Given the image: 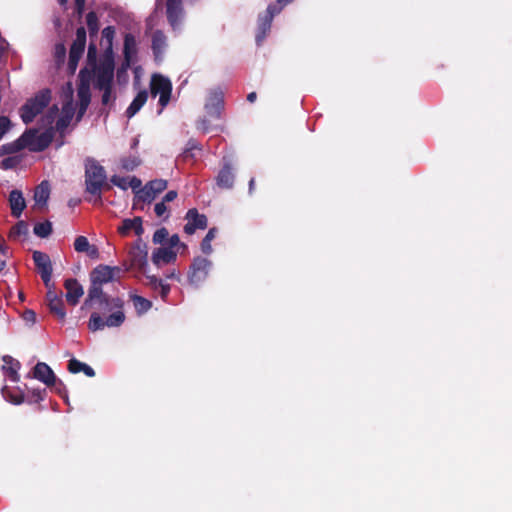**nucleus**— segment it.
Instances as JSON below:
<instances>
[{
    "label": "nucleus",
    "instance_id": "nucleus-18",
    "mask_svg": "<svg viewBox=\"0 0 512 512\" xmlns=\"http://www.w3.org/2000/svg\"><path fill=\"white\" fill-rule=\"evenodd\" d=\"M19 369H20V363L17 360L13 359L10 356L3 357L2 370L4 371L5 375L7 377H9V379L12 382L19 381V374H18Z\"/></svg>",
    "mask_w": 512,
    "mask_h": 512
},
{
    "label": "nucleus",
    "instance_id": "nucleus-44",
    "mask_svg": "<svg viewBox=\"0 0 512 512\" xmlns=\"http://www.w3.org/2000/svg\"><path fill=\"white\" fill-rule=\"evenodd\" d=\"M167 212V207L165 202H159L155 205V213L158 217H163Z\"/></svg>",
    "mask_w": 512,
    "mask_h": 512
},
{
    "label": "nucleus",
    "instance_id": "nucleus-17",
    "mask_svg": "<svg viewBox=\"0 0 512 512\" xmlns=\"http://www.w3.org/2000/svg\"><path fill=\"white\" fill-rule=\"evenodd\" d=\"M50 195V187L47 182H42L38 185L34 192V207L38 210L45 208Z\"/></svg>",
    "mask_w": 512,
    "mask_h": 512
},
{
    "label": "nucleus",
    "instance_id": "nucleus-48",
    "mask_svg": "<svg viewBox=\"0 0 512 512\" xmlns=\"http://www.w3.org/2000/svg\"><path fill=\"white\" fill-rule=\"evenodd\" d=\"M85 0H75L76 10L79 15L83 12Z\"/></svg>",
    "mask_w": 512,
    "mask_h": 512
},
{
    "label": "nucleus",
    "instance_id": "nucleus-22",
    "mask_svg": "<svg viewBox=\"0 0 512 512\" xmlns=\"http://www.w3.org/2000/svg\"><path fill=\"white\" fill-rule=\"evenodd\" d=\"M223 104V95L221 92H213L210 94L206 103L207 112L212 116H218Z\"/></svg>",
    "mask_w": 512,
    "mask_h": 512
},
{
    "label": "nucleus",
    "instance_id": "nucleus-6",
    "mask_svg": "<svg viewBox=\"0 0 512 512\" xmlns=\"http://www.w3.org/2000/svg\"><path fill=\"white\" fill-rule=\"evenodd\" d=\"M106 174L102 166L98 165L94 160L86 162V184L87 189L91 193H96L105 183Z\"/></svg>",
    "mask_w": 512,
    "mask_h": 512
},
{
    "label": "nucleus",
    "instance_id": "nucleus-55",
    "mask_svg": "<svg viewBox=\"0 0 512 512\" xmlns=\"http://www.w3.org/2000/svg\"><path fill=\"white\" fill-rule=\"evenodd\" d=\"M68 0H58V2L61 4V5H65L67 3Z\"/></svg>",
    "mask_w": 512,
    "mask_h": 512
},
{
    "label": "nucleus",
    "instance_id": "nucleus-53",
    "mask_svg": "<svg viewBox=\"0 0 512 512\" xmlns=\"http://www.w3.org/2000/svg\"><path fill=\"white\" fill-rule=\"evenodd\" d=\"M113 304L115 307H119V308L122 306V302L118 298L113 300Z\"/></svg>",
    "mask_w": 512,
    "mask_h": 512
},
{
    "label": "nucleus",
    "instance_id": "nucleus-2",
    "mask_svg": "<svg viewBox=\"0 0 512 512\" xmlns=\"http://www.w3.org/2000/svg\"><path fill=\"white\" fill-rule=\"evenodd\" d=\"M180 248L184 249L185 245L180 242L178 235L171 236L166 244H163L153 252V263L161 265L174 261Z\"/></svg>",
    "mask_w": 512,
    "mask_h": 512
},
{
    "label": "nucleus",
    "instance_id": "nucleus-10",
    "mask_svg": "<svg viewBox=\"0 0 512 512\" xmlns=\"http://www.w3.org/2000/svg\"><path fill=\"white\" fill-rule=\"evenodd\" d=\"M119 272L120 270L118 268L100 265L96 267L91 274L92 282L94 285L108 283L112 281Z\"/></svg>",
    "mask_w": 512,
    "mask_h": 512
},
{
    "label": "nucleus",
    "instance_id": "nucleus-56",
    "mask_svg": "<svg viewBox=\"0 0 512 512\" xmlns=\"http://www.w3.org/2000/svg\"><path fill=\"white\" fill-rule=\"evenodd\" d=\"M19 297H20L21 300H23V294L22 293L19 294Z\"/></svg>",
    "mask_w": 512,
    "mask_h": 512
},
{
    "label": "nucleus",
    "instance_id": "nucleus-27",
    "mask_svg": "<svg viewBox=\"0 0 512 512\" xmlns=\"http://www.w3.org/2000/svg\"><path fill=\"white\" fill-rule=\"evenodd\" d=\"M84 48L81 47V45H78V43H73L71 50H70V57H69V67L72 72L75 71L77 67V62L83 53Z\"/></svg>",
    "mask_w": 512,
    "mask_h": 512
},
{
    "label": "nucleus",
    "instance_id": "nucleus-25",
    "mask_svg": "<svg viewBox=\"0 0 512 512\" xmlns=\"http://www.w3.org/2000/svg\"><path fill=\"white\" fill-rule=\"evenodd\" d=\"M181 15L180 0L167 1V16L170 24L175 27Z\"/></svg>",
    "mask_w": 512,
    "mask_h": 512
},
{
    "label": "nucleus",
    "instance_id": "nucleus-34",
    "mask_svg": "<svg viewBox=\"0 0 512 512\" xmlns=\"http://www.w3.org/2000/svg\"><path fill=\"white\" fill-rule=\"evenodd\" d=\"M216 230L210 229L205 238L201 243V249L205 254H209L212 251L211 241L215 238Z\"/></svg>",
    "mask_w": 512,
    "mask_h": 512
},
{
    "label": "nucleus",
    "instance_id": "nucleus-29",
    "mask_svg": "<svg viewBox=\"0 0 512 512\" xmlns=\"http://www.w3.org/2000/svg\"><path fill=\"white\" fill-rule=\"evenodd\" d=\"M28 232V225L23 222V221H20L18 222L10 231V238L12 239H19L21 236H24L26 235Z\"/></svg>",
    "mask_w": 512,
    "mask_h": 512
},
{
    "label": "nucleus",
    "instance_id": "nucleus-42",
    "mask_svg": "<svg viewBox=\"0 0 512 512\" xmlns=\"http://www.w3.org/2000/svg\"><path fill=\"white\" fill-rule=\"evenodd\" d=\"M85 39H86V32H85V29L83 27H81L77 30V39L74 43H78V45H81V47L84 48Z\"/></svg>",
    "mask_w": 512,
    "mask_h": 512
},
{
    "label": "nucleus",
    "instance_id": "nucleus-11",
    "mask_svg": "<svg viewBox=\"0 0 512 512\" xmlns=\"http://www.w3.org/2000/svg\"><path fill=\"white\" fill-rule=\"evenodd\" d=\"M187 223L184 227V231L191 235L196 229H204L207 226V219L204 215L197 212L196 209H191L186 215Z\"/></svg>",
    "mask_w": 512,
    "mask_h": 512
},
{
    "label": "nucleus",
    "instance_id": "nucleus-21",
    "mask_svg": "<svg viewBox=\"0 0 512 512\" xmlns=\"http://www.w3.org/2000/svg\"><path fill=\"white\" fill-rule=\"evenodd\" d=\"M136 54V41L135 38L132 35H126L124 40V56H125V63H124V69H127Z\"/></svg>",
    "mask_w": 512,
    "mask_h": 512
},
{
    "label": "nucleus",
    "instance_id": "nucleus-41",
    "mask_svg": "<svg viewBox=\"0 0 512 512\" xmlns=\"http://www.w3.org/2000/svg\"><path fill=\"white\" fill-rule=\"evenodd\" d=\"M278 11L273 10L272 7H268L267 15L265 16V21L263 23L264 29H268L270 27L271 21L273 19V16L275 13H278Z\"/></svg>",
    "mask_w": 512,
    "mask_h": 512
},
{
    "label": "nucleus",
    "instance_id": "nucleus-31",
    "mask_svg": "<svg viewBox=\"0 0 512 512\" xmlns=\"http://www.w3.org/2000/svg\"><path fill=\"white\" fill-rule=\"evenodd\" d=\"M132 299H133L134 306L139 313H144V312L148 311L151 307V302L143 297L133 296Z\"/></svg>",
    "mask_w": 512,
    "mask_h": 512
},
{
    "label": "nucleus",
    "instance_id": "nucleus-14",
    "mask_svg": "<svg viewBox=\"0 0 512 512\" xmlns=\"http://www.w3.org/2000/svg\"><path fill=\"white\" fill-rule=\"evenodd\" d=\"M211 267V262L205 258H197L193 263V271L191 273V280L193 282H200L204 280Z\"/></svg>",
    "mask_w": 512,
    "mask_h": 512
},
{
    "label": "nucleus",
    "instance_id": "nucleus-19",
    "mask_svg": "<svg viewBox=\"0 0 512 512\" xmlns=\"http://www.w3.org/2000/svg\"><path fill=\"white\" fill-rule=\"evenodd\" d=\"M115 36L113 27H106L102 31L101 46L104 49V58L113 59L112 45Z\"/></svg>",
    "mask_w": 512,
    "mask_h": 512
},
{
    "label": "nucleus",
    "instance_id": "nucleus-30",
    "mask_svg": "<svg viewBox=\"0 0 512 512\" xmlns=\"http://www.w3.org/2000/svg\"><path fill=\"white\" fill-rule=\"evenodd\" d=\"M125 315L121 310L112 313L106 320L107 327H117L123 323Z\"/></svg>",
    "mask_w": 512,
    "mask_h": 512
},
{
    "label": "nucleus",
    "instance_id": "nucleus-38",
    "mask_svg": "<svg viewBox=\"0 0 512 512\" xmlns=\"http://www.w3.org/2000/svg\"><path fill=\"white\" fill-rule=\"evenodd\" d=\"M87 25L91 32L96 33L98 30V20L94 12H90L87 15Z\"/></svg>",
    "mask_w": 512,
    "mask_h": 512
},
{
    "label": "nucleus",
    "instance_id": "nucleus-4",
    "mask_svg": "<svg viewBox=\"0 0 512 512\" xmlns=\"http://www.w3.org/2000/svg\"><path fill=\"white\" fill-rule=\"evenodd\" d=\"M50 101V92L41 91L34 98L28 100L21 108V118L25 123H30Z\"/></svg>",
    "mask_w": 512,
    "mask_h": 512
},
{
    "label": "nucleus",
    "instance_id": "nucleus-46",
    "mask_svg": "<svg viewBox=\"0 0 512 512\" xmlns=\"http://www.w3.org/2000/svg\"><path fill=\"white\" fill-rule=\"evenodd\" d=\"M177 197V192L174 191V190H171L169 191L165 196H164V199H163V202H171L173 200H175Z\"/></svg>",
    "mask_w": 512,
    "mask_h": 512
},
{
    "label": "nucleus",
    "instance_id": "nucleus-49",
    "mask_svg": "<svg viewBox=\"0 0 512 512\" xmlns=\"http://www.w3.org/2000/svg\"><path fill=\"white\" fill-rule=\"evenodd\" d=\"M56 54L58 57H64L65 55V47L62 44L56 46Z\"/></svg>",
    "mask_w": 512,
    "mask_h": 512
},
{
    "label": "nucleus",
    "instance_id": "nucleus-40",
    "mask_svg": "<svg viewBox=\"0 0 512 512\" xmlns=\"http://www.w3.org/2000/svg\"><path fill=\"white\" fill-rule=\"evenodd\" d=\"M164 44V36L161 32H156L153 35V47L155 50H159Z\"/></svg>",
    "mask_w": 512,
    "mask_h": 512
},
{
    "label": "nucleus",
    "instance_id": "nucleus-8",
    "mask_svg": "<svg viewBox=\"0 0 512 512\" xmlns=\"http://www.w3.org/2000/svg\"><path fill=\"white\" fill-rule=\"evenodd\" d=\"M167 188V182L162 179H157L149 182L143 188H138L136 191V198L140 201L150 203L156 196Z\"/></svg>",
    "mask_w": 512,
    "mask_h": 512
},
{
    "label": "nucleus",
    "instance_id": "nucleus-12",
    "mask_svg": "<svg viewBox=\"0 0 512 512\" xmlns=\"http://www.w3.org/2000/svg\"><path fill=\"white\" fill-rule=\"evenodd\" d=\"M33 376L48 387L54 386L57 381L52 369L44 362H39L35 365Z\"/></svg>",
    "mask_w": 512,
    "mask_h": 512
},
{
    "label": "nucleus",
    "instance_id": "nucleus-20",
    "mask_svg": "<svg viewBox=\"0 0 512 512\" xmlns=\"http://www.w3.org/2000/svg\"><path fill=\"white\" fill-rule=\"evenodd\" d=\"M9 202L12 214L15 217H19L26 206L22 193L18 190H13L10 193Z\"/></svg>",
    "mask_w": 512,
    "mask_h": 512
},
{
    "label": "nucleus",
    "instance_id": "nucleus-54",
    "mask_svg": "<svg viewBox=\"0 0 512 512\" xmlns=\"http://www.w3.org/2000/svg\"><path fill=\"white\" fill-rule=\"evenodd\" d=\"M96 292H97V289H96V288L92 289V290L90 291L89 296H90L91 298H93V297L95 296V293H96Z\"/></svg>",
    "mask_w": 512,
    "mask_h": 512
},
{
    "label": "nucleus",
    "instance_id": "nucleus-5",
    "mask_svg": "<svg viewBox=\"0 0 512 512\" xmlns=\"http://www.w3.org/2000/svg\"><path fill=\"white\" fill-rule=\"evenodd\" d=\"M150 90L154 97L159 95V103L162 108H164L169 103L172 92V84L168 78L160 74L152 75L150 81Z\"/></svg>",
    "mask_w": 512,
    "mask_h": 512
},
{
    "label": "nucleus",
    "instance_id": "nucleus-7",
    "mask_svg": "<svg viewBox=\"0 0 512 512\" xmlns=\"http://www.w3.org/2000/svg\"><path fill=\"white\" fill-rule=\"evenodd\" d=\"M80 83L78 86L79 117L86 111L90 103V83L92 75L87 70H81L79 74Z\"/></svg>",
    "mask_w": 512,
    "mask_h": 512
},
{
    "label": "nucleus",
    "instance_id": "nucleus-23",
    "mask_svg": "<svg viewBox=\"0 0 512 512\" xmlns=\"http://www.w3.org/2000/svg\"><path fill=\"white\" fill-rule=\"evenodd\" d=\"M112 183L121 189L126 190L127 188H132L135 192L139 187H141V180L136 177H121L114 176L111 179Z\"/></svg>",
    "mask_w": 512,
    "mask_h": 512
},
{
    "label": "nucleus",
    "instance_id": "nucleus-37",
    "mask_svg": "<svg viewBox=\"0 0 512 512\" xmlns=\"http://www.w3.org/2000/svg\"><path fill=\"white\" fill-rule=\"evenodd\" d=\"M2 395L5 399L10 401L13 404H20L23 401V396L21 394L12 395L9 393L8 388L4 387L2 389Z\"/></svg>",
    "mask_w": 512,
    "mask_h": 512
},
{
    "label": "nucleus",
    "instance_id": "nucleus-33",
    "mask_svg": "<svg viewBox=\"0 0 512 512\" xmlns=\"http://www.w3.org/2000/svg\"><path fill=\"white\" fill-rule=\"evenodd\" d=\"M218 184L223 187H230L233 182V175L228 169H223L218 175Z\"/></svg>",
    "mask_w": 512,
    "mask_h": 512
},
{
    "label": "nucleus",
    "instance_id": "nucleus-1",
    "mask_svg": "<svg viewBox=\"0 0 512 512\" xmlns=\"http://www.w3.org/2000/svg\"><path fill=\"white\" fill-rule=\"evenodd\" d=\"M72 96V85L71 83H67L61 93V97L64 101L61 112L58 111L57 107H52L42 119V126L46 130L44 132L34 130L26 132L18 140V148H28L32 151L45 149L50 144L53 137V124H55V128L58 131H63L70 124L74 115Z\"/></svg>",
    "mask_w": 512,
    "mask_h": 512
},
{
    "label": "nucleus",
    "instance_id": "nucleus-47",
    "mask_svg": "<svg viewBox=\"0 0 512 512\" xmlns=\"http://www.w3.org/2000/svg\"><path fill=\"white\" fill-rule=\"evenodd\" d=\"M96 57V48L94 46H90L88 49V60L91 63H94Z\"/></svg>",
    "mask_w": 512,
    "mask_h": 512
},
{
    "label": "nucleus",
    "instance_id": "nucleus-9",
    "mask_svg": "<svg viewBox=\"0 0 512 512\" xmlns=\"http://www.w3.org/2000/svg\"><path fill=\"white\" fill-rule=\"evenodd\" d=\"M33 260L41 274L42 280L46 287H48L52 276V265L49 256L45 253L35 251L33 253Z\"/></svg>",
    "mask_w": 512,
    "mask_h": 512
},
{
    "label": "nucleus",
    "instance_id": "nucleus-36",
    "mask_svg": "<svg viewBox=\"0 0 512 512\" xmlns=\"http://www.w3.org/2000/svg\"><path fill=\"white\" fill-rule=\"evenodd\" d=\"M168 236V231L165 228H160L155 231L153 235V242L154 244H165L164 241L166 240Z\"/></svg>",
    "mask_w": 512,
    "mask_h": 512
},
{
    "label": "nucleus",
    "instance_id": "nucleus-50",
    "mask_svg": "<svg viewBox=\"0 0 512 512\" xmlns=\"http://www.w3.org/2000/svg\"><path fill=\"white\" fill-rule=\"evenodd\" d=\"M25 319L34 322L35 321V313L31 310L25 312Z\"/></svg>",
    "mask_w": 512,
    "mask_h": 512
},
{
    "label": "nucleus",
    "instance_id": "nucleus-32",
    "mask_svg": "<svg viewBox=\"0 0 512 512\" xmlns=\"http://www.w3.org/2000/svg\"><path fill=\"white\" fill-rule=\"evenodd\" d=\"M89 329L92 331H97L106 327V321H104L98 314L94 313L91 315L89 320Z\"/></svg>",
    "mask_w": 512,
    "mask_h": 512
},
{
    "label": "nucleus",
    "instance_id": "nucleus-43",
    "mask_svg": "<svg viewBox=\"0 0 512 512\" xmlns=\"http://www.w3.org/2000/svg\"><path fill=\"white\" fill-rule=\"evenodd\" d=\"M139 165V161L136 158H132L129 160H124L122 166L126 170H133L135 167Z\"/></svg>",
    "mask_w": 512,
    "mask_h": 512
},
{
    "label": "nucleus",
    "instance_id": "nucleus-35",
    "mask_svg": "<svg viewBox=\"0 0 512 512\" xmlns=\"http://www.w3.org/2000/svg\"><path fill=\"white\" fill-rule=\"evenodd\" d=\"M52 231L49 222L38 223L34 227V233L39 237H47Z\"/></svg>",
    "mask_w": 512,
    "mask_h": 512
},
{
    "label": "nucleus",
    "instance_id": "nucleus-45",
    "mask_svg": "<svg viewBox=\"0 0 512 512\" xmlns=\"http://www.w3.org/2000/svg\"><path fill=\"white\" fill-rule=\"evenodd\" d=\"M48 288V292H47V302L49 303L50 301L54 300V299H57L59 297H61L60 295H58L54 290H52V285L51 283L49 284V286L47 287Z\"/></svg>",
    "mask_w": 512,
    "mask_h": 512
},
{
    "label": "nucleus",
    "instance_id": "nucleus-59",
    "mask_svg": "<svg viewBox=\"0 0 512 512\" xmlns=\"http://www.w3.org/2000/svg\"><path fill=\"white\" fill-rule=\"evenodd\" d=\"M278 2H279V3H281V2H282V0H278Z\"/></svg>",
    "mask_w": 512,
    "mask_h": 512
},
{
    "label": "nucleus",
    "instance_id": "nucleus-15",
    "mask_svg": "<svg viewBox=\"0 0 512 512\" xmlns=\"http://www.w3.org/2000/svg\"><path fill=\"white\" fill-rule=\"evenodd\" d=\"M118 232L122 236H128L132 232L136 235H141L143 232L142 219L140 217H134L133 219H125L122 224L118 227Z\"/></svg>",
    "mask_w": 512,
    "mask_h": 512
},
{
    "label": "nucleus",
    "instance_id": "nucleus-39",
    "mask_svg": "<svg viewBox=\"0 0 512 512\" xmlns=\"http://www.w3.org/2000/svg\"><path fill=\"white\" fill-rule=\"evenodd\" d=\"M11 125V121L7 117H0V139L9 131Z\"/></svg>",
    "mask_w": 512,
    "mask_h": 512
},
{
    "label": "nucleus",
    "instance_id": "nucleus-13",
    "mask_svg": "<svg viewBox=\"0 0 512 512\" xmlns=\"http://www.w3.org/2000/svg\"><path fill=\"white\" fill-rule=\"evenodd\" d=\"M66 301L70 305H76L84 294L83 287L75 279L65 281Z\"/></svg>",
    "mask_w": 512,
    "mask_h": 512
},
{
    "label": "nucleus",
    "instance_id": "nucleus-16",
    "mask_svg": "<svg viewBox=\"0 0 512 512\" xmlns=\"http://www.w3.org/2000/svg\"><path fill=\"white\" fill-rule=\"evenodd\" d=\"M74 249L78 253H86L91 258H98L99 252L95 245H91L85 236H78L74 241Z\"/></svg>",
    "mask_w": 512,
    "mask_h": 512
},
{
    "label": "nucleus",
    "instance_id": "nucleus-51",
    "mask_svg": "<svg viewBox=\"0 0 512 512\" xmlns=\"http://www.w3.org/2000/svg\"><path fill=\"white\" fill-rule=\"evenodd\" d=\"M161 290L162 296H166L168 293V287L166 285L161 284Z\"/></svg>",
    "mask_w": 512,
    "mask_h": 512
},
{
    "label": "nucleus",
    "instance_id": "nucleus-3",
    "mask_svg": "<svg viewBox=\"0 0 512 512\" xmlns=\"http://www.w3.org/2000/svg\"><path fill=\"white\" fill-rule=\"evenodd\" d=\"M96 85L100 90L104 91L103 102H108L111 83L114 74L113 59L104 58L102 64L96 69Z\"/></svg>",
    "mask_w": 512,
    "mask_h": 512
},
{
    "label": "nucleus",
    "instance_id": "nucleus-26",
    "mask_svg": "<svg viewBox=\"0 0 512 512\" xmlns=\"http://www.w3.org/2000/svg\"><path fill=\"white\" fill-rule=\"evenodd\" d=\"M68 369L71 373L83 372L85 375L89 377H93L95 375L94 370L90 366L76 359H71L69 361Z\"/></svg>",
    "mask_w": 512,
    "mask_h": 512
},
{
    "label": "nucleus",
    "instance_id": "nucleus-52",
    "mask_svg": "<svg viewBox=\"0 0 512 512\" xmlns=\"http://www.w3.org/2000/svg\"><path fill=\"white\" fill-rule=\"evenodd\" d=\"M256 98V93L252 92L250 93L248 96H247V99L250 101V102H253Z\"/></svg>",
    "mask_w": 512,
    "mask_h": 512
},
{
    "label": "nucleus",
    "instance_id": "nucleus-24",
    "mask_svg": "<svg viewBox=\"0 0 512 512\" xmlns=\"http://www.w3.org/2000/svg\"><path fill=\"white\" fill-rule=\"evenodd\" d=\"M147 99H148L147 91L146 90L140 91L136 95V97L134 98V100L132 101L130 106L127 108V110H126L127 117L128 118L133 117L143 107V105L146 103Z\"/></svg>",
    "mask_w": 512,
    "mask_h": 512
},
{
    "label": "nucleus",
    "instance_id": "nucleus-58",
    "mask_svg": "<svg viewBox=\"0 0 512 512\" xmlns=\"http://www.w3.org/2000/svg\"><path fill=\"white\" fill-rule=\"evenodd\" d=\"M253 183H254V180L252 179V180L250 181V186H252V185H253Z\"/></svg>",
    "mask_w": 512,
    "mask_h": 512
},
{
    "label": "nucleus",
    "instance_id": "nucleus-57",
    "mask_svg": "<svg viewBox=\"0 0 512 512\" xmlns=\"http://www.w3.org/2000/svg\"><path fill=\"white\" fill-rule=\"evenodd\" d=\"M3 53V48H0V56L2 55Z\"/></svg>",
    "mask_w": 512,
    "mask_h": 512
},
{
    "label": "nucleus",
    "instance_id": "nucleus-28",
    "mask_svg": "<svg viewBox=\"0 0 512 512\" xmlns=\"http://www.w3.org/2000/svg\"><path fill=\"white\" fill-rule=\"evenodd\" d=\"M50 311L55 314L60 319H64L66 312L63 306L62 298L59 297L57 299H54L48 303Z\"/></svg>",
    "mask_w": 512,
    "mask_h": 512
}]
</instances>
